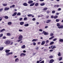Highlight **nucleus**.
<instances>
[{"label": "nucleus", "mask_w": 63, "mask_h": 63, "mask_svg": "<svg viewBox=\"0 0 63 63\" xmlns=\"http://www.w3.org/2000/svg\"><path fill=\"white\" fill-rule=\"evenodd\" d=\"M57 26L58 27V28L59 29H62L63 28V25H60L59 23H57Z\"/></svg>", "instance_id": "obj_1"}, {"label": "nucleus", "mask_w": 63, "mask_h": 63, "mask_svg": "<svg viewBox=\"0 0 63 63\" xmlns=\"http://www.w3.org/2000/svg\"><path fill=\"white\" fill-rule=\"evenodd\" d=\"M10 41L9 40H7L5 42L6 45H9L10 44Z\"/></svg>", "instance_id": "obj_2"}, {"label": "nucleus", "mask_w": 63, "mask_h": 63, "mask_svg": "<svg viewBox=\"0 0 63 63\" xmlns=\"http://www.w3.org/2000/svg\"><path fill=\"white\" fill-rule=\"evenodd\" d=\"M23 38V36L22 35H19V37L18 38V39H20V40H22V39Z\"/></svg>", "instance_id": "obj_3"}, {"label": "nucleus", "mask_w": 63, "mask_h": 63, "mask_svg": "<svg viewBox=\"0 0 63 63\" xmlns=\"http://www.w3.org/2000/svg\"><path fill=\"white\" fill-rule=\"evenodd\" d=\"M23 55L24 56H25L26 55V54L24 53H22L20 54V56H22Z\"/></svg>", "instance_id": "obj_4"}, {"label": "nucleus", "mask_w": 63, "mask_h": 63, "mask_svg": "<svg viewBox=\"0 0 63 63\" xmlns=\"http://www.w3.org/2000/svg\"><path fill=\"white\" fill-rule=\"evenodd\" d=\"M23 5L24 6H28V4H27L26 3H23Z\"/></svg>", "instance_id": "obj_5"}, {"label": "nucleus", "mask_w": 63, "mask_h": 63, "mask_svg": "<svg viewBox=\"0 0 63 63\" xmlns=\"http://www.w3.org/2000/svg\"><path fill=\"white\" fill-rule=\"evenodd\" d=\"M45 41H43L41 43V45H45Z\"/></svg>", "instance_id": "obj_6"}, {"label": "nucleus", "mask_w": 63, "mask_h": 63, "mask_svg": "<svg viewBox=\"0 0 63 63\" xmlns=\"http://www.w3.org/2000/svg\"><path fill=\"white\" fill-rule=\"evenodd\" d=\"M9 8H7L6 7L4 8V11H7V10H9Z\"/></svg>", "instance_id": "obj_7"}, {"label": "nucleus", "mask_w": 63, "mask_h": 63, "mask_svg": "<svg viewBox=\"0 0 63 63\" xmlns=\"http://www.w3.org/2000/svg\"><path fill=\"white\" fill-rule=\"evenodd\" d=\"M54 61V60H53V59H51L50 60L49 62L50 63H53Z\"/></svg>", "instance_id": "obj_8"}, {"label": "nucleus", "mask_w": 63, "mask_h": 63, "mask_svg": "<svg viewBox=\"0 0 63 63\" xmlns=\"http://www.w3.org/2000/svg\"><path fill=\"white\" fill-rule=\"evenodd\" d=\"M24 26L25 27H27L29 26V24H24Z\"/></svg>", "instance_id": "obj_9"}, {"label": "nucleus", "mask_w": 63, "mask_h": 63, "mask_svg": "<svg viewBox=\"0 0 63 63\" xmlns=\"http://www.w3.org/2000/svg\"><path fill=\"white\" fill-rule=\"evenodd\" d=\"M16 14H17V13L15 12L12 15V16H15L16 15Z\"/></svg>", "instance_id": "obj_10"}, {"label": "nucleus", "mask_w": 63, "mask_h": 63, "mask_svg": "<svg viewBox=\"0 0 63 63\" xmlns=\"http://www.w3.org/2000/svg\"><path fill=\"white\" fill-rule=\"evenodd\" d=\"M33 2V1L32 0L30 1L29 2H28V4H31V3H32Z\"/></svg>", "instance_id": "obj_11"}, {"label": "nucleus", "mask_w": 63, "mask_h": 63, "mask_svg": "<svg viewBox=\"0 0 63 63\" xmlns=\"http://www.w3.org/2000/svg\"><path fill=\"white\" fill-rule=\"evenodd\" d=\"M37 41H38V39H34L32 40V42H36Z\"/></svg>", "instance_id": "obj_12"}, {"label": "nucleus", "mask_w": 63, "mask_h": 63, "mask_svg": "<svg viewBox=\"0 0 63 63\" xmlns=\"http://www.w3.org/2000/svg\"><path fill=\"white\" fill-rule=\"evenodd\" d=\"M48 34V32H44V35H47Z\"/></svg>", "instance_id": "obj_13"}, {"label": "nucleus", "mask_w": 63, "mask_h": 63, "mask_svg": "<svg viewBox=\"0 0 63 63\" xmlns=\"http://www.w3.org/2000/svg\"><path fill=\"white\" fill-rule=\"evenodd\" d=\"M24 22H21L20 23V24L21 25H22L24 24Z\"/></svg>", "instance_id": "obj_14"}, {"label": "nucleus", "mask_w": 63, "mask_h": 63, "mask_svg": "<svg viewBox=\"0 0 63 63\" xmlns=\"http://www.w3.org/2000/svg\"><path fill=\"white\" fill-rule=\"evenodd\" d=\"M51 21V20H47V22H46V23H49V22H50Z\"/></svg>", "instance_id": "obj_15"}, {"label": "nucleus", "mask_w": 63, "mask_h": 63, "mask_svg": "<svg viewBox=\"0 0 63 63\" xmlns=\"http://www.w3.org/2000/svg\"><path fill=\"white\" fill-rule=\"evenodd\" d=\"M19 61V59L18 58L16 59L15 60V62H18Z\"/></svg>", "instance_id": "obj_16"}, {"label": "nucleus", "mask_w": 63, "mask_h": 63, "mask_svg": "<svg viewBox=\"0 0 63 63\" xmlns=\"http://www.w3.org/2000/svg\"><path fill=\"white\" fill-rule=\"evenodd\" d=\"M10 51V50H5V52H6V53H8Z\"/></svg>", "instance_id": "obj_17"}, {"label": "nucleus", "mask_w": 63, "mask_h": 63, "mask_svg": "<svg viewBox=\"0 0 63 63\" xmlns=\"http://www.w3.org/2000/svg\"><path fill=\"white\" fill-rule=\"evenodd\" d=\"M5 30L4 29H2L1 30H0V32H2L3 31H5Z\"/></svg>", "instance_id": "obj_18"}, {"label": "nucleus", "mask_w": 63, "mask_h": 63, "mask_svg": "<svg viewBox=\"0 0 63 63\" xmlns=\"http://www.w3.org/2000/svg\"><path fill=\"white\" fill-rule=\"evenodd\" d=\"M22 48H25V45H23L21 47Z\"/></svg>", "instance_id": "obj_19"}, {"label": "nucleus", "mask_w": 63, "mask_h": 63, "mask_svg": "<svg viewBox=\"0 0 63 63\" xmlns=\"http://www.w3.org/2000/svg\"><path fill=\"white\" fill-rule=\"evenodd\" d=\"M17 16H20L21 15V13L20 12L18 13L17 15Z\"/></svg>", "instance_id": "obj_20"}, {"label": "nucleus", "mask_w": 63, "mask_h": 63, "mask_svg": "<svg viewBox=\"0 0 63 63\" xmlns=\"http://www.w3.org/2000/svg\"><path fill=\"white\" fill-rule=\"evenodd\" d=\"M34 5H35V3H33L31 4L30 6H34Z\"/></svg>", "instance_id": "obj_21"}, {"label": "nucleus", "mask_w": 63, "mask_h": 63, "mask_svg": "<svg viewBox=\"0 0 63 63\" xmlns=\"http://www.w3.org/2000/svg\"><path fill=\"white\" fill-rule=\"evenodd\" d=\"M4 18H5V19H8L9 17L7 16H5L4 17Z\"/></svg>", "instance_id": "obj_22"}, {"label": "nucleus", "mask_w": 63, "mask_h": 63, "mask_svg": "<svg viewBox=\"0 0 63 63\" xmlns=\"http://www.w3.org/2000/svg\"><path fill=\"white\" fill-rule=\"evenodd\" d=\"M59 41L61 42H63V39H59Z\"/></svg>", "instance_id": "obj_23"}, {"label": "nucleus", "mask_w": 63, "mask_h": 63, "mask_svg": "<svg viewBox=\"0 0 63 63\" xmlns=\"http://www.w3.org/2000/svg\"><path fill=\"white\" fill-rule=\"evenodd\" d=\"M45 5V4L44 3H43L40 4V5L41 6H44Z\"/></svg>", "instance_id": "obj_24"}, {"label": "nucleus", "mask_w": 63, "mask_h": 63, "mask_svg": "<svg viewBox=\"0 0 63 63\" xmlns=\"http://www.w3.org/2000/svg\"><path fill=\"white\" fill-rule=\"evenodd\" d=\"M12 22H9L8 23V25H11V24H12Z\"/></svg>", "instance_id": "obj_25"}, {"label": "nucleus", "mask_w": 63, "mask_h": 63, "mask_svg": "<svg viewBox=\"0 0 63 63\" xmlns=\"http://www.w3.org/2000/svg\"><path fill=\"white\" fill-rule=\"evenodd\" d=\"M47 10V8L45 7L43 9V10L44 11H46V10Z\"/></svg>", "instance_id": "obj_26"}, {"label": "nucleus", "mask_w": 63, "mask_h": 63, "mask_svg": "<svg viewBox=\"0 0 63 63\" xmlns=\"http://www.w3.org/2000/svg\"><path fill=\"white\" fill-rule=\"evenodd\" d=\"M7 36H10L11 35L10 33H7Z\"/></svg>", "instance_id": "obj_27"}, {"label": "nucleus", "mask_w": 63, "mask_h": 63, "mask_svg": "<svg viewBox=\"0 0 63 63\" xmlns=\"http://www.w3.org/2000/svg\"><path fill=\"white\" fill-rule=\"evenodd\" d=\"M4 49V47H0V50H2L3 49Z\"/></svg>", "instance_id": "obj_28"}, {"label": "nucleus", "mask_w": 63, "mask_h": 63, "mask_svg": "<svg viewBox=\"0 0 63 63\" xmlns=\"http://www.w3.org/2000/svg\"><path fill=\"white\" fill-rule=\"evenodd\" d=\"M58 17V16H55L54 17V18L55 19H56V18H57Z\"/></svg>", "instance_id": "obj_29"}, {"label": "nucleus", "mask_w": 63, "mask_h": 63, "mask_svg": "<svg viewBox=\"0 0 63 63\" xmlns=\"http://www.w3.org/2000/svg\"><path fill=\"white\" fill-rule=\"evenodd\" d=\"M38 5H39V3H36L35 4V6H38Z\"/></svg>", "instance_id": "obj_30"}, {"label": "nucleus", "mask_w": 63, "mask_h": 63, "mask_svg": "<svg viewBox=\"0 0 63 63\" xmlns=\"http://www.w3.org/2000/svg\"><path fill=\"white\" fill-rule=\"evenodd\" d=\"M62 59V57H60L59 58V61H60V60H61Z\"/></svg>", "instance_id": "obj_31"}, {"label": "nucleus", "mask_w": 63, "mask_h": 63, "mask_svg": "<svg viewBox=\"0 0 63 63\" xmlns=\"http://www.w3.org/2000/svg\"><path fill=\"white\" fill-rule=\"evenodd\" d=\"M54 43V42H50V45H52Z\"/></svg>", "instance_id": "obj_32"}, {"label": "nucleus", "mask_w": 63, "mask_h": 63, "mask_svg": "<svg viewBox=\"0 0 63 63\" xmlns=\"http://www.w3.org/2000/svg\"><path fill=\"white\" fill-rule=\"evenodd\" d=\"M59 20H60L59 19H56V22H59Z\"/></svg>", "instance_id": "obj_33"}, {"label": "nucleus", "mask_w": 63, "mask_h": 63, "mask_svg": "<svg viewBox=\"0 0 63 63\" xmlns=\"http://www.w3.org/2000/svg\"><path fill=\"white\" fill-rule=\"evenodd\" d=\"M56 48V47L55 46H53L52 48V49H54V48Z\"/></svg>", "instance_id": "obj_34"}, {"label": "nucleus", "mask_w": 63, "mask_h": 63, "mask_svg": "<svg viewBox=\"0 0 63 63\" xmlns=\"http://www.w3.org/2000/svg\"><path fill=\"white\" fill-rule=\"evenodd\" d=\"M10 55V53H6V55L7 56H8V55Z\"/></svg>", "instance_id": "obj_35"}, {"label": "nucleus", "mask_w": 63, "mask_h": 63, "mask_svg": "<svg viewBox=\"0 0 63 63\" xmlns=\"http://www.w3.org/2000/svg\"><path fill=\"white\" fill-rule=\"evenodd\" d=\"M57 40V38H54L53 40V41H55L56 40Z\"/></svg>", "instance_id": "obj_36"}, {"label": "nucleus", "mask_w": 63, "mask_h": 63, "mask_svg": "<svg viewBox=\"0 0 63 63\" xmlns=\"http://www.w3.org/2000/svg\"><path fill=\"white\" fill-rule=\"evenodd\" d=\"M32 15L30 14L28 15V16H32Z\"/></svg>", "instance_id": "obj_37"}, {"label": "nucleus", "mask_w": 63, "mask_h": 63, "mask_svg": "<svg viewBox=\"0 0 63 63\" xmlns=\"http://www.w3.org/2000/svg\"><path fill=\"white\" fill-rule=\"evenodd\" d=\"M58 55L59 56H61V55L60 54V53L59 52L58 54Z\"/></svg>", "instance_id": "obj_38"}, {"label": "nucleus", "mask_w": 63, "mask_h": 63, "mask_svg": "<svg viewBox=\"0 0 63 63\" xmlns=\"http://www.w3.org/2000/svg\"><path fill=\"white\" fill-rule=\"evenodd\" d=\"M7 5V4H3V6H6Z\"/></svg>", "instance_id": "obj_39"}, {"label": "nucleus", "mask_w": 63, "mask_h": 63, "mask_svg": "<svg viewBox=\"0 0 63 63\" xmlns=\"http://www.w3.org/2000/svg\"><path fill=\"white\" fill-rule=\"evenodd\" d=\"M55 11H53L52 12V14H54V13H55Z\"/></svg>", "instance_id": "obj_40"}, {"label": "nucleus", "mask_w": 63, "mask_h": 63, "mask_svg": "<svg viewBox=\"0 0 63 63\" xmlns=\"http://www.w3.org/2000/svg\"><path fill=\"white\" fill-rule=\"evenodd\" d=\"M32 44H33V46H35L36 45V43L35 42H33V43Z\"/></svg>", "instance_id": "obj_41"}, {"label": "nucleus", "mask_w": 63, "mask_h": 63, "mask_svg": "<svg viewBox=\"0 0 63 63\" xmlns=\"http://www.w3.org/2000/svg\"><path fill=\"white\" fill-rule=\"evenodd\" d=\"M27 17H25V18H24V20H27Z\"/></svg>", "instance_id": "obj_42"}, {"label": "nucleus", "mask_w": 63, "mask_h": 63, "mask_svg": "<svg viewBox=\"0 0 63 63\" xmlns=\"http://www.w3.org/2000/svg\"><path fill=\"white\" fill-rule=\"evenodd\" d=\"M3 34H0V38H1V37H2L3 36Z\"/></svg>", "instance_id": "obj_43"}, {"label": "nucleus", "mask_w": 63, "mask_h": 63, "mask_svg": "<svg viewBox=\"0 0 63 63\" xmlns=\"http://www.w3.org/2000/svg\"><path fill=\"white\" fill-rule=\"evenodd\" d=\"M50 36H53V33H51Z\"/></svg>", "instance_id": "obj_44"}, {"label": "nucleus", "mask_w": 63, "mask_h": 63, "mask_svg": "<svg viewBox=\"0 0 63 63\" xmlns=\"http://www.w3.org/2000/svg\"><path fill=\"white\" fill-rule=\"evenodd\" d=\"M49 58H53V56H50L49 57Z\"/></svg>", "instance_id": "obj_45"}, {"label": "nucleus", "mask_w": 63, "mask_h": 63, "mask_svg": "<svg viewBox=\"0 0 63 63\" xmlns=\"http://www.w3.org/2000/svg\"><path fill=\"white\" fill-rule=\"evenodd\" d=\"M44 16V15H42V16H38V17H42V16Z\"/></svg>", "instance_id": "obj_46"}, {"label": "nucleus", "mask_w": 63, "mask_h": 63, "mask_svg": "<svg viewBox=\"0 0 63 63\" xmlns=\"http://www.w3.org/2000/svg\"><path fill=\"white\" fill-rule=\"evenodd\" d=\"M19 40H17V41L18 42H19L20 41H21L22 40L20 39H19Z\"/></svg>", "instance_id": "obj_47"}, {"label": "nucleus", "mask_w": 63, "mask_h": 63, "mask_svg": "<svg viewBox=\"0 0 63 63\" xmlns=\"http://www.w3.org/2000/svg\"><path fill=\"white\" fill-rule=\"evenodd\" d=\"M49 42V41L48 40H47L46 41V43H48Z\"/></svg>", "instance_id": "obj_48"}, {"label": "nucleus", "mask_w": 63, "mask_h": 63, "mask_svg": "<svg viewBox=\"0 0 63 63\" xmlns=\"http://www.w3.org/2000/svg\"><path fill=\"white\" fill-rule=\"evenodd\" d=\"M36 20V19H35V18H33L32 19V20L33 21H35V20Z\"/></svg>", "instance_id": "obj_49"}, {"label": "nucleus", "mask_w": 63, "mask_h": 63, "mask_svg": "<svg viewBox=\"0 0 63 63\" xmlns=\"http://www.w3.org/2000/svg\"><path fill=\"white\" fill-rule=\"evenodd\" d=\"M3 8H1L0 9V12H2V11H3Z\"/></svg>", "instance_id": "obj_50"}, {"label": "nucleus", "mask_w": 63, "mask_h": 63, "mask_svg": "<svg viewBox=\"0 0 63 63\" xmlns=\"http://www.w3.org/2000/svg\"><path fill=\"white\" fill-rule=\"evenodd\" d=\"M58 11H61V8H59L58 9Z\"/></svg>", "instance_id": "obj_51"}, {"label": "nucleus", "mask_w": 63, "mask_h": 63, "mask_svg": "<svg viewBox=\"0 0 63 63\" xmlns=\"http://www.w3.org/2000/svg\"><path fill=\"white\" fill-rule=\"evenodd\" d=\"M19 31L20 32H22L23 31L21 30H19Z\"/></svg>", "instance_id": "obj_52"}, {"label": "nucleus", "mask_w": 63, "mask_h": 63, "mask_svg": "<svg viewBox=\"0 0 63 63\" xmlns=\"http://www.w3.org/2000/svg\"><path fill=\"white\" fill-rule=\"evenodd\" d=\"M39 31L41 32H42L43 31V30L42 29H40L39 30Z\"/></svg>", "instance_id": "obj_53"}, {"label": "nucleus", "mask_w": 63, "mask_h": 63, "mask_svg": "<svg viewBox=\"0 0 63 63\" xmlns=\"http://www.w3.org/2000/svg\"><path fill=\"white\" fill-rule=\"evenodd\" d=\"M40 63H44V61H43L41 62Z\"/></svg>", "instance_id": "obj_54"}, {"label": "nucleus", "mask_w": 63, "mask_h": 63, "mask_svg": "<svg viewBox=\"0 0 63 63\" xmlns=\"http://www.w3.org/2000/svg\"><path fill=\"white\" fill-rule=\"evenodd\" d=\"M51 18H54V16H51Z\"/></svg>", "instance_id": "obj_55"}, {"label": "nucleus", "mask_w": 63, "mask_h": 63, "mask_svg": "<svg viewBox=\"0 0 63 63\" xmlns=\"http://www.w3.org/2000/svg\"><path fill=\"white\" fill-rule=\"evenodd\" d=\"M50 11H47V14H48L49 13H50Z\"/></svg>", "instance_id": "obj_56"}, {"label": "nucleus", "mask_w": 63, "mask_h": 63, "mask_svg": "<svg viewBox=\"0 0 63 63\" xmlns=\"http://www.w3.org/2000/svg\"><path fill=\"white\" fill-rule=\"evenodd\" d=\"M22 18H21L19 19V20L20 21L21 20H22Z\"/></svg>", "instance_id": "obj_57"}, {"label": "nucleus", "mask_w": 63, "mask_h": 63, "mask_svg": "<svg viewBox=\"0 0 63 63\" xmlns=\"http://www.w3.org/2000/svg\"><path fill=\"white\" fill-rule=\"evenodd\" d=\"M6 38V37L5 36H4L3 37V39H5Z\"/></svg>", "instance_id": "obj_58"}, {"label": "nucleus", "mask_w": 63, "mask_h": 63, "mask_svg": "<svg viewBox=\"0 0 63 63\" xmlns=\"http://www.w3.org/2000/svg\"><path fill=\"white\" fill-rule=\"evenodd\" d=\"M23 52L24 53H25L26 52V51L25 50H24L23 51Z\"/></svg>", "instance_id": "obj_59"}, {"label": "nucleus", "mask_w": 63, "mask_h": 63, "mask_svg": "<svg viewBox=\"0 0 63 63\" xmlns=\"http://www.w3.org/2000/svg\"><path fill=\"white\" fill-rule=\"evenodd\" d=\"M15 5H13L12 6V7L13 8H14V7H15Z\"/></svg>", "instance_id": "obj_60"}, {"label": "nucleus", "mask_w": 63, "mask_h": 63, "mask_svg": "<svg viewBox=\"0 0 63 63\" xmlns=\"http://www.w3.org/2000/svg\"><path fill=\"white\" fill-rule=\"evenodd\" d=\"M49 16H46V18H48L49 17Z\"/></svg>", "instance_id": "obj_61"}, {"label": "nucleus", "mask_w": 63, "mask_h": 63, "mask_svg": "<svg viewBox=\"0 0 63 63\" xmlns=\"http://www.w3.org/2000/svg\"><path fill=\"white\" fill-rule=\"evenodd\" d=\"M36 63H40V61H37Z\"/></svg>", "instance_id": "obj_62"}, {"label": "nucleus", "mask_w": 63, "mask_h": 63, "mask_svg": "<svg viewBox=\"0 0 63 63\" xmlns=\"http://www.w3.org/2000/svg\"><path fill=\"white\" fill-rule=\"evenodd\" d=\"M45 31H43V32H42V34H44H44H45Z\"/></svg>", "instance_id": "obj_63"}, {"label": "nucleus", "mask_w": 63, "mask_h": 63, "mask_svg": "<svg viewBox=\"0 0 63 63\" xmlns=\"http://www.w3.org/2000/svg\"><path fill=\"white\" fill-rule=\"evenodd\" d=\"M40 44H41V42H39L37 44L38 45H39Z\"/></svg>", "instance_id": "obj_64"}]
</instances>
